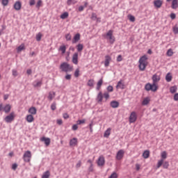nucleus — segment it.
<instances>
[{
  "label": "nucleus",
  "mask_w": 178,
  "mask_h": 178,
  "mask_svg": "<svg viewBox=\"0 0 178 178\" xmlns=\"http://www.w3.org/2000/svg\"><path fill=\"white\" fill-rule=\"evenodd\" d=\"M148 58L147 56H143L140 59H139V70L141 72H144L145 70V67H147V65L148 63H147Z\"/></svg>",
  "instance_id": "nucleus-1"
},
{
  "label": "nucleus",
  "mask_w": 178,
  "mask_h": 178,
  "mask_svg": "<svg viewBox=\"0 0 178 178\" xmlns=\"http://www.w3.org/2000/svg\"><path fill=\"white\" fill-rule=\"evenodd\" d=\"M60 69L62 72H65V73H67L73 70V67L69 65V63H63L60 65Z\"/></svg>",
  "instance_id": "nucleus-2"
},
{
  "label": "nucleus",
  "mask_w": 178,
  "mask_h": 178,
  "mask_svg": "<svg viewBox=\"0 0 178 178\" xmlns=\"http://www.w3.org/2000/svg\"><path fill=\"white\" fill-rule=\"evenodd\" d=\"M145 90H146V91H153V92H155V91L158 90V86L156 84L148 83L145 86Z\"/></svg>",
  "instance_id": "nucleus-3"
},
{
  "label": "nucleus",
  "mask_w": 178,
  "mask_h": 178,
  "mask_svg": "<svg viewBox=\"0 0 178 178\" xmlns=\"http://www.w3.org/2000/svg\"><path fill=\"white\" fill-rule=\"evenodd\" d=\"M106 40H109L110 44H113L115 42V36H113V31L109 30L106 34Z\"/></svg>",
  "instance_id": "nucleus-4"
},
{
  "label": "nucleus",
  "mask_w": 178,
  "mask_h": 178,
  "mask_svg": "<svg viewBox=\"0 0 178 178\" xmlns=\"http://www.w3.org/2000/svg\"><path fill=\"white\" fill-rule=\"evenodd\" d=\"M23 159H24V162H30V161L31 159V152H30L29 150L25 152V153L24 154V156H23Z\"/></svg>",
  "instance_id": "nucleus-5"
},
{
  "label": "nucleus",
  "mask_w": 178,
  "mask_h": 178,
  "mask_svg": "<svg viewBox=\"0 0 178 178\" xmlns=\"http://www.w3.org/2000/svg\"><path fill=\"white\" fill-rule=\"evenodd\" d=\"M4 120L6 123H12L13 120H15V116L13 115V113H11L10 115H7L5 118Z\"/></svg>",
  "instance_id": "nucleus-6"
},
{
  "label": "nucleus",
  "mask_w": 178,
  "mask_h": 178,
  "mask_svg": "<svg viewBox=\"0 0 178 178\" xmlns=\"http://www.w3.org/2000/svg\"><path fill=\"white\" fill-rule=\"evenodd\" d=\"M137 120V114L135 111L131 113V115L129 116V123H134Z\"/></svg>",
  "instance_id": "nucleus-7"
},
{
  "label": "nucleus",
  "mask_w": 178,
  "mask_h": 178,
  "mask_svg": "<svg viewBox=\"0 0 178 178\" xmlns=\"http://www.w3.org/2000/svg\"><path fill=\"white\" fill-rule=\"evenodd\" d=\"M163 4V1L162 0H154V6L157 9L162 8V5Z\"/></svg>",
  "instance_id": "nucleus-8"
},
{
  "label": "nucleus",
  "mask_w": 178,
  "mask_h": 178,
  "mask_svg": "<svg viewBox=\"0 0 178 178\" xmlns=\"http://www.w3.org/2000/svg\"><path fill=\"white\" fill-rule=\"evenodd\" d=\"M124 155V151L123 149L119 150L116 154V159L118 161H120V159H123Z\"/></svg>",
  "instance_id": "nucleus-9"
},
{
  "label": "nucleus",
  "mask_w": 178,
  "mask_h": 178,
  "mask_svg": "<svg viewBox=\"0 0 178 178\" xmlns=\"http://www.w3.org/2000/svg\"><path fill=\"white\" fill-rule=\"evenodd\" d=\"M13 8L15 10H20L22 9V1H17L14 3Z\"/></svg>",
  "instance_id": "nucleus-10"
},
{
  "label": "nucleus",
  "mask_w": 178,
  "mask_h": 178,
  "mask_svg": "<svg viewBox=\"0 0 178 178\" xmlns=\"http://www.w3.org/2000/svg\"><path fill=\"white\" fill-rule=\"evenodd\" d=\"M72 63L74 65H77V63H79V53L76 52L73 54Z\"/></svg>",
  "instance_id": "nucleus-11"
},
{
  "label": "nucleus",
  "mask_w": 178,
  "mask_h": 178,
  "mask_svg": "<svg viewBox=\"0 0 178 178\" xmlns=\"http://www.w3.org/2000/svg\"><path fill=\"white\" fill-rule=\"evenodd\" d=\"M40 141L44 142L46 147L49 146V145L51 144V138H49L42 137V138H40Z\"/></svg>",
  "instance_id": "nucleus-12"
},
{
  "label": "nucleus",
  "mask_w": 178,
  "mask_h": 178,
  "mask_svg": "<svg viewBox=\"0 0 178 178\" xmlns=\"http://www.w3.org/2000/svg\"><path fill=\"white\" fill-rule=\"evenodd\" d=\"M98 166H104L105 165V158L104 156H99L97 161Z\"/></svg>",
  "instance_id": "nucleus-13"
},
{
  "label": "nucleus",
  "mask_w": 178,
  "mask_h": 178,
  "mask_svg": "<svg viewBox=\"0 0 178 178\" xmlns=\"http://www.w3.org/2000/svg\"><path fill=\"white\" fill-rule=\"evenodd\" d=\"M111 60H112V58L111 56H105V61H104V66L105 67H108L109 66V63H111Z\"/></svg>",
  "instance_id": "nucleus-14"
},
{
  "label": "nucleus",
  "mask_w": 178,
  "mask_h": 178,
  "mask_svg": "<svg viewBox=\"0 0 178 178\" xmlns=\"http://www.w3.org/2000/svg\"><path fill=\"white\" fill-rule=\"evenodd\" d=\"M152 79L153 81V84H156V83H158V81H159L161 80V76H159V75H157L156 74L152 76Z\"/></svg>",
  "instance_id": "nucleus-15"
},
{
  "label": "nucleus",
  "mask_w": 178,
  "mask_h": 178,
  "mask_svg": "<svg viewBox=\"0 0 178 178\" xmlns=\"http://www.w3.org/2000/svg\"><path fill=\"white\" fill-rule=\"evenodd\" d=\"M119 102L118 101H112L110 103V106H111V108H119Z\"/></svg>",
  "instance_id": "nucleus-16"
},
{
  "label": "nucleus",
  "mask_w": 178,
  "mask_h": 178,
  "mask_svg": "<svg viewBox=\"0 0 178 178\" xmlns=\"http://www.w3.org/2000/svg\"><path fill=\"white\" fill-rule=\"evenodd\" d=\"M70 147H75L77 145V138H74L70 140Z\"/></svg>",
  "instance_id": "nucleus-17"
},
{
  "label": "nucleus",
  "mask_w": 178,
  "mask_h": 178,
  "mask_svg": "<svg viewBox=\"0 0 178 178\" xmlns=\"http://www.w3.org/2000/svg\"><path fill=\"white\" fill-rule=\"evenodd\" d=\"M80 41V33H76L74 36V39L72 40V44H76V42Z\"/></svg>",
  "instance_id": "nucleus-18"
},
{
  "label": "nucleus",
  "mask_w": 178,
  "mask_h": 178,
  "mask_svg": "<svg viewBox=\"0 0 178 178\" xmlns=\"http://www.w3.org/2000/svg\"><path fill=\"white\" fill-rule=\"evenodd\" d=\"M102 99H104V95H102V92H99L97 96V102H102Z\"/></svg>",
  "instance_id": "nucleus-19"
},
{
  "label": "nucleus",
  "mask_w": 178,
  "mask_h": 178,
  "mask_svg": "<svg viewBox=\"0 0 178 178\" xmlns=\"http://www.w3.org/2000/svg\"><path fill=\"white\" fill-rule=\"evenodd\" d=\"M29 113H31V115H37V108H35V107H31L29 109Z\"/></svg>",
  "instance_id": "nucleus-20"
},
{
  "label": "nucleus",
  "mask_w": 178,
  "mask_h": 178,
  "mask_svg": "<svg viewBox=\"0 0 178 178\" xmlns=\"http://www.w3.org/2000/svg\"><path fill=\"white\" fill-rule=\"evenodd\" d=\"M11 108L12 107L10 106V104H6L3 109L6 113H9V112H10Z\"/></svg>",
  "instance_id": "nucleus-21"
},
{
  "label": "nucleus",
  "mask_w": 178,
  "mask_h": 178,
  "mask_svg": "<svg viewBox=\"0 0 178 178\" xmlns=\"http://www.w3.org/2000/svg\"><path fill=\"white\" fill-rule=\"evenodd\" d=\"M33 87H41L42 86V81H35L33 83Z\"/></svg>",
  "instance_id": "nucleus-22"
},
{
  "label": "nucleus",
  "mask_w": 178,
  "mask_h": 178,
  "mask_svg": "<svg viewBox=\"0 0 178 178\" xmlns=\"http://www.w3.org/2000/svg\"><path fill=\"white\" fill-rule=\"evenodd\" d=\"M171 7H172V9H177V8H178V1L177 0H172Z\"/></svg>",
  "instance_id": "nucleus-23"
},
{
  "label": "nucleus",
  "mask_w": 178,
  "mask_h": 178,
  "mask_svg": "<svg viewBox=\"0 0 178 178\" xmlns=\"http://www.w3.org/2000/svg\"><path fill=\"white\" fill-rule=\"evenodd\" d=\"M26 121L29 122V123H32V122H34V117L33 116V115H28L26 116Z\"/></svg>",
  "instance_id": "nucleus-24"
},
{
  "label": "nucleus",
  "mask_w": 178,
  "mask_h": 178,
  "mask_svg": "<svg viewBox=\"0 0 178 178\" xmlns=\"http://www.w3.org/2000/svg\"><path fill=\"white\" fill-rule=\"evenodd\" d=\"M111 130H112V129L108 128L107 130H106L104 132V137H106V138H108V137H109V136H111Z\"/></svg>",
  "instance_id": "nucleus-25"
},
{
  "label": "nucleus",
  "mask_w": 178,
  "mask_h": 178,
  "mask_svg": "<svg viewBox=\"0 0 178 178\" xmlns=\"http://www.w3.org/2000/svg\"><path fill=\"white\" fill-rule=\"evenodd\" d=\"M104 83V80L102 79H99L97 83V90H101V87L102 86V83Z\"/></svg>",
  "instance_id": "nucleus-26"
},
{
  "label": "nucleus",
  "mask_w": 178,
  "mask_h": 178,
  "mask_svg": "<svg viewBox=\"0 0 178 178\" xmlns=\"http://www.w3.org/2000/svg\"><path fill=\"white\" fill-rule=\"evenodd\" d=\"M122 80L118 82V84L116 86V88H121L123 90L124 88V84L122 83Z\"/></svg>",
  "instance_id": "nucleus-27"
},
{
  "label": "nucleus",
  "mask_w": 178,
  "mask_h": 178,
  "mask_svg": "<svg viewBox=\"0 0 178 178\" xmlns=\"http://www.w3.org/2000/svg\"><path fill=\"white\" fill-rule=\"evenodd\" d=\"M143 156L145 159L149 158V150H145L143 154Z\"/></svg>",
  "instance_id": "nucleus-28"
},
{
  "label": "nucleus",
  "mask_w": 178,
  "mask_h": 178,
  "mask_svg": "<svg viewBox=\"0 0 178 178\" xmlns=\"http://www.w3.org/2000/svg\"><path fill=\"white\" fill-rule=\"evenodd\" d=\"M165 80L168 83H170L172 81V75L170 72H168L165 76Z\"/></svg>",
  "instance_id": "nucleus-29"
},
{
  "label": "nucleus",
  "mask_w": 178,
  "mask_h": 178,
  "mask_svg": "<svg viewBox=\"0 0 178 178\" xmlns=\"http://www.w3.org/2000/svg\"><path fill=\"white\" fill-rule=\"evenodd\" d=\"M54 97H55V92H50L49 93L48 99H49L50 101H52V99H54Z\"/></svg>",
  "instance_id": "nucleus-30"
},
{
  "label": "nucleus",
  "mask_w": 178,
  "mask_h": 178,
  "mask_svg": "<svg viewBox=\"0 0 178 178\" xmlns=\"http://www.w3.org/2000/svg\"><path fill=\"white\" fill-rule=\"evenodd\" d=\"M84 48V46L82 44H78L76 46V49L78 52H81Z\"/></svg>",
  "instance_id": "nucleus-31"
},
{
  "label": "nucleus",
  "mask_w": 178,
  "mask_h": 178,
  "mask_svg": "<svg viewBox=\"0 0 178 178\" xmlns=\"http://www.w3.org/2000/svg\"><path fill=\"white\" fill-rule=\"evenodd\" d=\"M49 176H51V173L47 170L43 173L42 178H49Z\"/></svg>",
  "instance_id": "nucleus-32"
},
{
  "label": "nucleus",
  "mask_w": 178,
  "mask_h": 178,
  "mask_svg": "<svg viewBox=\"0 0 178 178\" xmlns=\"http://www.w3.org/2000/svg\"><path fill=\"white\" fill-rule=\"evenodd\" d=\"M67 17H69V13L67 12H65L60 15V19H67Z\"/></svg>",
  "instance_id": "nucleus-33"
},
{
  "label": "nucleus",
  "mask_w": 178,
  "mask_h": 178,
  "mask_svg": "<svg viewBox=\"0 0 178 178\" xmlns=\"http://www.w3.org/2000/svg\"><path fill=\"white\" fill-rule=\"evenodd\" d=\"M58 51H61L62 54H65L66 53V46L61 45Z\"/></svg>",
  "instance_id": "nucleus-34"
},
{
  "label": "nucleus",
  "mask_w": 178,
  "mask_h": 178,
  "mask_svg": "<svg viewBox=\"0 0 178 178\" xmlns=\"http://www.w3.org/2000/svg\"><path fill=\"white\" fill-rule=\"evenodd\" d=\"M170 91L171 94H175V92H176L177 91V86H172L170 88Z\"/></svg>",
  "instance_id": "nucleus-35"
},
{
  "label": "nucleus",
  "mask_w": 178,
  "mask_h": 178,
  "mask_svg": "<svg viewBox=\"0 0 178 178\" xmlns=\"http://www.w3.org/2000/svg\"><path fill=\"white\" fill-rule=\"evenodd\" d=\"M42 6V0H38L35 5L36 8L40 9V8H41Z\"/></svg>",
  "instance_id": "nucleus-36"
},
{
  "label": "nucleus",
  "mask_w": 178,
  "mask_h": 178,
  "mask_svg": "<svg viewBox=\"0 0 178 178\" xmlns=\"http://www.w3.org/2000/svg\"><path fill=\"white\" fill-rule=\"evenodd\" d=\"M24 49V44H22L17 47V52H22V51H23Z\"/></svg>",
  "instance_id": "nucleus-37"
},
{
  "label": "nucleus",
  "mask_w": 178,
  "mask_h": 178,
  "mask_svg": "<svg viewBox=\"0 0 178 178\" xmlns=\"http://www.w3.org/2000/svg\"><path fill=\"white\" fill-rule=\"evenodd\" d=\"M148 104H149V99L148 97H146L143 99L142 105H148Z\"/></svg>",
  "instance_id": "nucleus-38"
},
{
  "label": "nucleus",
  "mask_w": 178,
  "mask_h": 178,
  "mask_svg": "<svg viewBox=\"0 0 178 178\" xmlns=\"http://www.w3.org/2000/svg\"><path fill=\"white\" fill-rule=\"evenodd\" d=\"M87 84L88 87H94V79H89Z\"/></svg>",
  "instance_id": "nucleus-39"
},
{
  "label": "nucleus",
  "mask_w": 178,
  "mask_h": 178,
  "mask_svg": "<svg viewBox=\"0 0 178 178\" xmlns=\"http://www.w3.org/2000/svg\"><path fill=\"white\" fill-rule=\"evenodd\" d=\"M162 165H163V159H161L158 161V163L156 165L157 169H159V168H161Z\"/></svg>",
  "instance_id": "nucleus-40"
},
{
  "label": "nucleus",
  "mask_w": 178,
  "mask_h": 178,
  "mask_svg": "<svg viewBox=\"0 0 178 178\" xmlns=\"http://www.w3.org/2000/svg\"><path fill=\"white\" fill-rule=\"evenodd\" d=\"M41 38H42V34L41 33H38L37 35H36V41H41Z\"/></svg>",
  "instance_id": "nucleus-41"
},
{
  "label": "nucleus",
  "mask_w": 178,
  "mask_h": 178,
  "mask_svg": "<svg viewBox=\"0 0 178 178\" xmlns=\"http://www.w3.org/2000/svg\"><path fill=\"white\" fill-rule=\"evenodd\" d=\"M167 56H173V50H172V49H169L168 51H167Z\"/></svg>",
  "instance_id": "nucleus-42"
},
{
  "label": "nucleus",
  "mask_w": 178,
  "mask_h": 178,
  "mask_svg": "<svg viewBox=\"0 0 178 178\" xmlns=\"http://www.w3.org/2000/svg\"><path fill=\"white\" fill-rule=\"evenodd\" d=\"M163 169H168V168H169V162L165 161L163 163Z\"/></svg>",
  "instance_id": "nucleus-43"
},
{
  "label": "nucleus",
  "mask_w": 178,
  "mask_h": 178,
  "mask_svg": "<svg viewBox=\"0 0 178 178\" xmlns=\"http://www.w3.org/2000/svg\"><path fill=\"white\" fill-rule=\"evenodd\" d=\"M161 159H163H163H166V158H168V154H166V152H163L162 153H161Z\"/></svg>",
  "instance_id": "nucleus-44"
},
{
  "label": "nucleus",
  "mask_w": 178,
  "mask_h": 178,
  "mask_svg": "<svg viewBox=\"0 0 178 178\" xmlns=\"http://www.w3.org/2000/svg\"><path fill=\"white\" fill-rule=\"evenodd\" d=\"M88 172H89V173L94 172V165L93 164H91L90 165V167L88 169Z\"/></svg>",
  "instance_id": "nucleus-45"
},
{
  "label": "nucleus",
  "mask_w": 178,
  "mask_h": 178,
  "mask_svg": "<svg viewBox=\"0 0 178 178\" xmlns=\"http://www.w3.org/2000/svg\"><path fill=\"white\" fill-rule=\"evenodd\" d=\"M86 123V120H79L76 121V124H84Z\"/></svg>",
  "instance_id": "nucleus-46"
},
{
  "label": "nucleus",
  "mask_w": 178,
  "mask_h": 178,
  "mask_svg": "<svg viewBox=\"0 0 178 178\" xmlns=\"http://www.w3.org/2000/svg\"><path fill=\"white\" fill-rule=\"evenodd\" d=\"M172 31L174 34H178V26H175L172 28Z\"/></svg>",
  "instance_id": "nucleus-47"
},
{
  "label": "nucleus",
  "mask_w": 178,
  "mask_h": 178,
  "mask_svg": "<svg viewBox=\"0 0 178 178\" xmlns=\"http://www.w3.org/2000/svg\"><path fill=\"white\" fill-rule=\"evenodd\" d=\"M80 76V70L76 69L74 72V77H79Z\"/></svg>",
  "instance_id": "nucleus-48"
},
{
  "label": "nucleus",
  "mask_w": 178,
  "mask_h": 178,
  "mask_svg": "<svg viewBox=\"0 0 178 178\" xmlns=\"http://www.w3.org/2000/svg\"><path fill=\"white\" fill-rule=\"evenodd\" d=\"M1 3L3 6H8V4L9 3V0H2Z\"/></svg>",
  "instance_id": "nucleus-49"
},
{
  "label": "nucleus",
  "mask_w": 178,
  "mask_h": 178,
  "mask_svg": "<svg viewBox=\"0 0 178 178\" xmlns=\"http://www.w3.org/2000/svg\"><path fill=\"white\" fill-rule=\"evenodd\" d=\"M108 178H118V173L113 172Z\"/></svg>",
  "instance_id": "nucleus-50"
},
{
  "label": "nucleus",
  "mask_w": 178,
  "mask_h": 178,
  "mask_svg": "<svg viewBox=\"0 0 178 178\" xmlns=\"http://www.w3.org/2000/svg\"><path fill=\"white\" fill-rule=\"evenodd\" d=\"M51 111H55L56 109V103L54 102L51 105Z\"/></svg>",
  "instance_id": "nucleus-51"
},
{
  "label": "nucleus",
  "mask_w": 178,
  "mask_h": 178,
  "mask_svg": "<svg viewBox=\"0 0 178 178\" xmlns=\"http://www.w3.org/2000/svg\"><path fill=\"white\" fill-rule=\"evenodd\" d=\"M97 14L95 13H92L91 19L92 20H97Z\"/></svg>",
  "instance_id": "nucleus-52"
},
{
  "label": "nucleus",
  "mask_w": 178,
  "mask_h": 178,
  "mask_svg": "<svg viewBox=\"0 0 178 178\" xmlns=\"http://www.w3.org/2000/svg\"><path fill=\"white\" fill-rule=\"evenodd\" d=\"M107 91H108V92H112L113 91V86H108L107 87Z\"/></svg>",
  "instance_id": "nucleus-53"
},
{
  "label": "nucleus",
  "mask_w": 178,
  "mask_h": 178,
  "mask_svg": "<svg viewBox=\"0 0 178 178\" xmlns=\"http://www.w3.org/2000/svg\"><path fill=\"white\" fill-rule=\"evenodd\" d=\"M103 97L105 98V99H108L109 98V93L108 92H106L104 93Z\"/></svg>",
  "instance_id": "nucleus-54"
},
{
  "label": "nucleus",
  "mask_w": 178,
  "mask_h": 178,
  "mask_svg": "<svg viewBox=\"0 0 178 178\" xmlns=\"http://www.w3.org/2000/svg\"><path fill=\"white\" fill-rule=\"evenodd\" d=\"M65 40H67V41H70V40H72V35H70V34H67L66 35H65Z\"/></svg>",
  "instance_id": "nucleus-55"
},
{
  "label": "nucleus",
  "mask_w": 178,
  "mask_h": 178,
  "mask_svg": "<svg viewBox=\"0 0 178 178\" xmlns=\"http://www.w3.org/2000/svg\"><path fill=\"white\" fill-rule=\"evenodd\" d=\"M30 6H34L35 5V0H29Z\"/></svg>",
  "instance_id": "nucleus-56"
},
{
  "label": "nucleus",
  "mask_w": 178,
  "mask_h": 178,
  "mask_svg": "<svg viewBox=\"0 0 178 178\" xmlns=\"http://www.w3.org/2000/svg\"><path fill=\"white\" fill-rule=\"evenodd\" d=\"M129 19L130 22H136V17H134L133 15H129Z\"/></svg>",
  "instance_id": "nucleus-57"
},
{
  "label": "nucleus",
  "mask_w": 178,
  "mask_h": 178,
  "mask_svg": "<svg viewBox=\"0 0 178 178\" xmlns=\"http://www.w3.org/2000/svg\"><path fill=\"white\" fill-rule=\"evenodd\" d=\"M122 60H123V58H122V55H119L117 57V62H122Z\"/></svg>",
  "instance_id": "nucleus-58"
},
{
  "label": "nucleus",
  "mask_w": 178,
  "mask_h": 178,
  "mask_svg": "<svg viewBox=\"0 0 178 178\" xmlns=\"http://www.w3.org/2000/svg\"><path fill=\"white\" fill-rule=\"evenodd\" d=\"M92 126H94V123L92 122L89 124V129H90V133H92Z\"/></svg>",
  "instance_id": "nucleus-59"
},
{
  "label": "nucleus",
  "mask_w": 178,
  "mask_h": 178,
  "mask_svg": "<svg viewBox=\"0 0 178 178\" xmlns=\"http://www.w3.org/2000/svg\"><path fill=\"white\" fill-rule=\"evenodd\" d=\"M81 167V161H79L78 163L76 165V168L79 169V168Z\"/></svg>",
  "instance_id": "nucleus-60"
},
{
  "label": "nucleus",
  "mask_w": 178,
  "mask_h": 178,
  "mask_svg": "<svg viewBox=\"0 0 178 178\" xmlns=\"http://www.w3.org/2000/svg\"><path fill=\"white\" fill-rule=\"evenodd\" d=\"M65 80H71L72 79V75L71 74H67L65 76Z\"/></svg>",
  "instance_id": "nucleus-61"
},
{
  "label": "nucleus",
  "mask_w": 178,
  "mask_h": 178,
  "mask_svg": "<svg viewBox=\"0 0 178 178\" xmlns=\"http://www.w3.org/2000/svg\"><path fill=\"white\" fill-rule=\"evenodd\" d=\"M77 129H79V126H77V124H75L72 126V130H74V131H76Z\"/></svg>",
  "instance_id": "nucleus-62"
},
{
  "label": "nucleus",
  "mask_w": 178,
  "mask_h": 178,
  "mask_svg": "<svg viewBox=\"0 0 178 178\" xmlns=\"http://www.w3.org/2000/svg\"><path fill=\"white\" fill-rule=\"evenodd\" d=\"M12 169L13 170H16V169H17V163L13 164Z\"/></svg>",
  "instance_id": "nucleus-63"
},
{
  "label": "nucleus",
  "mask_w": 178,
  "mask_h": 178,
  "mask_svg": "<svg viewBox=\"0 0 178 178\" xmlns=\"http://www.w3.org/2000/svg\"><path fill=\"white\" fill-rule=\"evenodd\" d=\"M174 100H175V101H178V93H176V94L174 95Z\"/></svg>",
  "instance_id": "nucleus-64"
}]
</instances>
